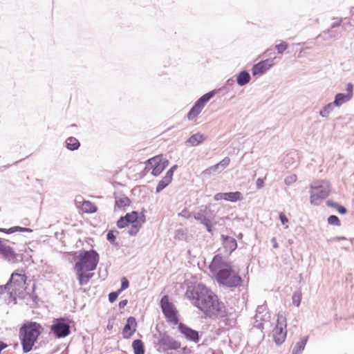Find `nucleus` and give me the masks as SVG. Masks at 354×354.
Segmentation results:
<instances>
[{"mask_svg": "<svg viewBox=\"0 0 354 354\" xmlns=\"http://www.w3.org/2000/svg\"><path fill=\"white\" fill-rule=\"evenodd\" d=\"M204 221L205 222L203 223H202V225H203L205 227L207 232L212 234L213 233V224H212L211 220L209 218L208 220Z\"/></svg>", "mask_w": 354, "mask_h": 354, "instance_id": "obj_49", "label": "nucleus"}, {"mask_svg": "<svg viewBox=\"0 0 354 354\" xmlns=\"http://www.w3.org/2000/svg\"><path fill=\"white\" fill-rule=\"evenodd\" d=\"M132 348L134 354H145V346L144 342L140 339H136L132 342Z\"/></svg>", "mask_w": 354, "mask_h": 354, "instance_id": "obj_31", "label": "nucleus"}, {"mask_svg": "<svg viewBox=\"0 0 354 354\" xmlns=\"http://www.w3.org/2000/svg\"><path fill=\"white\" fill-rule=\"evenodd\" d=\"M327 223L330 225H334V226H340L341 225V221L339 218V217L336 215H330L327 218Z\"/></svg>", "mask_w": 354, "mask_h": 354, "instance_id": "obj_45", "label": "nucleus"}, {"mask_svg": "<svg viewBox=\"0 0 354 354\" xmlns=\"http://www.w3.org/2000/svg\"><path fill=\"white\" fill-rule=\"evenodd\" d=\"M127 304H128L127 299L121 300L118 304V307L120 309H122L127 305Z\"/></svg>", "mask_w": 354, "mask_h": 354, "instance_id": "obj_61", "label": "nucleus"}, {"mask_svg": "<svg viewBox=\"0 0 354 354\" xmlns=\"http://www.w3.org/2000/svg\"><path fill=\"white\" fill-rule=\"evenodd\" d=\"M334 106L332 102L328 103L319 111V115L322 118H328L329 114L333 111Z\"/></svg>", "mask_w": 354, "mask_h": 354, "instance_id": "obj_38", "label": "nucleus"}, {"mask_svg": "<svg viewBox=\"0 0 354 354\" xmlns=\"http://www.w3.org/2000/svg\"><path fill=\"white\" fill-rule=\"evenodd\" d=\"M232 313H229L227 308H226V315L223 317V319H218L224 323L225 326H228L230 328H233L236 324V320L234 317H231Z\"/></svg>", "mask_w": 354, "mask_h": 354, "instance_id": "obj_35", "label": "nucleus"}, {"mask_svg": "<svg viewBox=\"0 0 354 354\" xmlns=\"http://www.w3.org/2000/svg\"><path fill=\"white\" fill-rule=\"evenodd\" d=\"M180 351L181 352V353H179V354H191L193 353V351L187 346H184L183 348L180 347Z\"/></svg>", "mask_w": 354, "mask_h": 354, "instance_id": "obj_60", "label": "nucleus"}, {"mask_svg": "<svg viewBox=\"0 0 354 354\" xmlns=\"http://www.w3.org/2000/svg\"><path fill=\"white\" fill-rule=\"evenodd\" d=\"M202 109H201L198 105L194 104L191 109L189 111L187 118L189 120H192L195 118H196L202 111Z\"/></svg>", "mask_w": 354, "mask_h": 354, "instance_id": "obj_36", "label": "nucleus"}, {"mask_svg": "<svg viewBox=\"0 0 354 354\" xmlns=\"http://www.w3.org/2000/svg\"><path fill=\"white\" fill-rule=\"evenodd\" d=\"M276 57L268 58L264 60H261L257 64H254L251 69L253 76H259L266 73L270 68L274 65V59Z\"/></svg>", "mask_w": 354, "mask_h": 354, "instance_id": "obj_14", "label": "nucleus"}, {"mask_svg": "<svg viewBox=\"0 0 354 354\" xmlns=\"http://www.w3.org/2000/svg\"><path fill=\"white\" fill-rule=\"evenodd\" d=\"M266 180V178H257L256 182V186L258 189H261L264 187Z\"/></svg>", "mask_w": 354, "mask_h": 354, "instance_id": "obj_56", "label": "nucleus"}, {"mask_svg": "<svg viewBox=\"0 0 354 354\" xmlns=\"http://www.w3.org/2000/svg\"><path fill=\"white\" fill-rule=\"evenodd\" d=\"M221 171H222V170L219 167L218 165L216 164V165H212L210 167L207 168V169H205L203 173L205 175H211V174L215 175Z\"/></svg>", "mask_w": 354, "mask_h": 354, "instance_id": "obj_43", "label": "nucleus"}, {"mask_svg": "<svg viewBox=\"0 0 354 354\" xmlns=\"http://www.w3.org/2000/svg\"><path fill=\"white\" fill-rule=\"evenodd\" d=\"M185 296L193 305L202 311L205 318L223 319L226 315V306L205 284L199 283L187 287Z\"/></svg>", "mask_w": 354, "mask_h": 354, "instance_id": "obj_1", "label": "nucleus"}, {"mask_svg": "<svg viewBox=\"0 0 354 354\" xmlns=\"http://www.w3.org/2000/svg\"><path fill=\"white\" fill-rule=\"evenodd\" d=\"M178 325V330L183 335L185 338L187 340L193 342L194 343H198L202 333L200 334L198 330H196L191 327L188 326L187 324L180 322Z\"/></svg>", "mask_w": 354, "mask_h": 354, "instance_id": "obj_13", "label": "nucleus"}, {"mask_svg": "<svg viewBox=\"0 0 354 354\" xmlns=\"http://www.w3.org/2000/svg\"><path fill=\"white\" fill-rule=\"evenodd\" d=\"M36 290V284L35 283H32V290L30 292H28V295L31 299V300L34 303V307L38 306L39 301H41L40 298L38 297V295L35 293Z\"/></svg>", "mask_w": 354, "mask_h": 354, "instance_id": "obj_39", "label": "nucleus"}, {"mask_svg": "<svg viewBox=\"0 0 354 354\" xmlns=\"http://www.w3.org/2000/svg\"><path fill=\"white\" fill-rule=\"evenodd\" d=\"M131 204L130 198L123 195L122 197L115 196V208L122 209L129 206Z\"/></svg>", "mask_w": 354, "mask_h": 354, "instance_id": "obj_30", "label": "nucleus"}, {"mask_svg": "<svg viewBox=\"0 0 354 354\" xmlns=\"http://www.w3.org/2000/svg\"><path fill=\"white\" fill-rule=\"evenodd\" d=\"M230 159L228 157H225L223 158L221 161H220L218 163H217L219 166V167L223 171L230 163Z\"/></svg>", "mask_w": 354, "mask_h": 354, "instance_id": "obj_50", "label": "nucleus"}, {"mask_svg": "<svg viewBox=\"0 0 354 354\" xmlns=\"http://www.w3.org/2000/svg\"><path fill=\"white\" fill-rule=\"evenodd\" d=\"M8 344L1 340H0V354H1L2 351L8 348Z\"/></svg>", "mask_w": 354, "mask_h": 354, "instance_id": "obj_64", "label": "nucleus"}, {"mask_svg": "<svg viewBox=\"0 0 354 354\" xmlns=\"http://www.w3.org/2000/svg\"><path fill=\"white\" fill-rule=\"evenodd\" d=\"M351 100L348 95L344 93H338L335 95L334 100L332 102L335 106L339 107L343 104L350 101Z\"/></svg>", "mask_w": 354, "mask_h": 354, "instance_id": "obj_29", "label": "nucleus"}, {"mask_svg": "<svg viewBox=\"0 0 354 354\" xmlns=\"http://www.w3.org/2000/svg\"><path fill=\"white\" fill-rule=\"evenodd\" d=\"M232 265L230 261H224L222 254H215L211 263L209 265V270L212 273L213 276L215 277L218 274V271L225 270Z\"/></svg>", "mask_w": 354, "mask_h": 354, "instance_id": "obj_12", "label": "nucleus"}, {"mask_svg": "<svg viewBox=\"0 0 354 354\" xmlns=\"http://www.w3.org/2000/svg\"><path fill=\"white\" fill-rule=\"evenodd\" d=\"M120 294H121V292L118 290L115 291H112V292H109V294L108 295L109 301L111 304L115 302Z\"/></svg>", "mask_w": 354, "mask_h": 354, "instance_id": "obj_48", "label": "nucleus"}, {"mask_svg": "<svg viewBox=\"0 0 354 354\" xmlns=\"http://www.w3.org/2000/svg\"><path fill=\"white\" fill-rule=\"evenodd\" d=\"M168 160L163 155L152 157L145 162V167L140 172V177H145L148 174L158 176L168 166Z\"/></svg>", "mask_w": 354, "mask_h": 354, "instance_id": "obj_6", "label": "nucleus"}, {"mask_svg": "<svg viewBox=\"0 0 354 354\" xmlns=\"http://www.w3.org/2000/svg\"><path fill=\"white\" fill-rule=\"evenodd\" d=\"M302 299V293L300 290H295L292 296V301L293 305L299 307L301 304Z\"/></svg>", "mask_w": 354, "mask_h": 354, "instance_id": "obj_40", "label": "nucleus"}, {"mask_svg": "<svg viewBox=\"0 0 354 354\" xmlns=\"http://www.w3.org/2000/svg\"><path fill=\"white\" fill-rule=\"evenodd\" d=\"M309 335L302 337L300 340L295 344L292 354H301L305 349L306 345L308 341Z\"/></svg>", "mask_w": 354, "mask_h": 354, "instance_id": "obj_24", "label": "nucleus"}, {"mask_svg": "<svg viewBox=\"0 0 354 354\" xmlns=\"http://www.w3.org/2000/svg\"><path fill=\"white\" fill-rule=\"evenodd\" d=\"M297 178H284V183L286 185L289 186L294 183L297 180Z\"/></svg>", "mask_w": 354, "mask_h": 354, "instance_id": "obj_62", "label": "nucleus"}, {"mask_svg": "<svg viewBox=\"0 0 354 354\" xmlns=\"http://www.w3.org/2000/svg\"><path fill=\"white\" fill-rule=\"evenodd\" d=\"M27 288H21L19 289V291L17 290H11L8 292L9 299L14 302V304H17V298L20 299H24L28 295V292H26Z\"/></svg>", "mask_w": 354, "mask_h": 354, "instance_id": "obj_22", "label": "nucleus"}, {"mask_svg": "<svg viewBox=\"0 0 354 354\" xmlns=\"http://www.w3.org/2000/svg\"><path fill=\"white\" fill-rule=\"evenodd\" d=\"M75 322L67 317L54 318L50 326V334L55 339H62L68 337L71 333L72 326Z\"/></svg>", "mask_w": 354, "mask_h": 354, "instance_id": "obj_5", "label": "nucleus"}, {"mask_svg": "<svg viewBox=\"0 0 354 354\" xmlns=\"http://www.w3.org/2000/svg\"><path fill=\"white\" fill-rule=\"evenodd\" d=\"M44 331V326L37 322L26 320L22 323L19 329V339L24 353L37 349L35 345Z\"/></svg>", "mask_w": 354, "mask_h": 354, "instance_id": "obj_3", "label": "nucleus"}, {"mask_svg": "<svg viewBox=\"0 0 354 354\" xmlns=\"http://www.w3.org/2000/svg\"><path fill=\"white\" fill-rule=\"evenodd\" d=\"M162 313L166 319V321L172 325H177L180 323L178 310L170 301V297L168 295H164L159 303Z\"/></svg>", "mask_w": 354, "mask_h": 354, "instance_id": "obj_8", "label": "nucleus"}, {"mask_svg": "<svg viewBox=\"0 0 354 354\" xmlns=\"http://www.w3.org/2000/svg\"><path fill=\"white\" fill-rule=\"evenodd\" d=\"M266 309H267V305L266 304H263V305L258 306L257 308V310H256V315H257L258 314L263 313Z\"/></svg>", "mask_w": 354, "mask_h": 354, "instance_id": "obj_57", "label": "nucleus"}, {"mask_svg": "<svg viewBox=\"0 0 354 354\" xmlns=\"http://www.w3.org/2000/svg\"><path fill=\"white\" fill-rule=\"evenodd\" d=\"M205 140L204 135L197 133L191 136L186 141L191 146H197Z\"/></svg>", "mask_w": 354, "mask_h": 354, "instance_id": "obj_33", "label": "nucleus"}, {"mask_svg": "<svg viewBox=\"0 0 354 354\" xmlns=\"http://www.w3.org/2000/svg\"><path fill=\"white\" fill-rule=\"evenodd\" d=\"M346 93L345 94L348 95L349 97L352 99L353 95V85L351 83H348L346 86Z\"/></svg>", "mask_w": 354, "mask_h": 354, "instance_id": "obj_54", "label": "nucleus"}, {"mask_svg": "<svg viewBox=\"0 0 354 354\" xmlns=\"http://www.w3.org/2000/svg\"><path fill=\"white\" fill-rule=\"evenodd\" d=\"M24 250H19V262H33L32 259V250L30 247L24 246Z\"/></svg>", "mask_w": 354, "mask_h": 354, "instance_id": "obj_26", "label": "nucleus"}, {"mask_svg": "<svg viewBox=\"0 0 354 354\" xmlns=\"http://www.w3.org/2000/svg\"><path fill=\"white\" fill-rule=\"evenodd\" d=\"M288 47V44L286 41H281L275 46V48L279 54H283Z\"/></svg>", "mask_w": 354, "mask_h": 354, "instance_id": "obj_47", "label": "nucleus"}, {"mask_svg": "<svg viewBox=\"0 0 354 354\" xmlns=\"http://www.w3.org/2000/svg\"><path fill=\"white\" fill-rule=\"evenodd\" d=\"M119 232L115 229H111L107 232L106 235V240L114 247L119 248L120 243L117 241V236Z\"/></svg>", "mask_w": 354, "mask_h": 354, "instance_id": "obj_28", "label": "nucleus"}, {"mask_svg": "<svg viewBox=\"0 0 354 354\" xmlns=\"http://www.w3.org/2000/svg\"><path fill=\"white\" fill-rule=\"evenodd\" d=\"M4 241L14 243L12 241L0 237V254L2 258L11 263H19V254L16 252L12 247L6 245Z\"/></svg>", "mask_w": 354, "mask_h": 354, "instance_id": "obj_11", "label": "nucleus"}, {"mask_svg": "<svg viewBox=\"0 0 354 354\" xmlns=\"http://www.w3.org/2000/svg\"><path fill=\"white\" fill-rule=\"evenodd\" d=\"M310 188V203L313 205H319V201L326 198L330 192V183L326 180L317 181Z\"/></svg>", "mask_w": 354, "mask_h": 354, "instance_id": "obj_7", "label": "nucleus"}, {"mask_svg": "<svg viewBox=\"0 0 354 354\" xmlns=\"http://www.w3.org/2000/svg\"><path fill=\"white\" fill-rule=\"evenodd\" d=\"M72 257L71 261L75 264L73 270L80 286L86 285L93 277V271L95 270L100 261V254L94 249L73 251L67 252Z\"/></svg>", "mask_w": 354, "mask_h": 354, "instance_id": "obj_2", "label": "nucleus"}, {"mask_svg": "<svg viewBox=\"0 0 354 354\" xmlns=\"http://www.w3.org/2000/svg\"><path fill=\"white\" fill-rule=\"evenodd\" d=\"M13 277H10L7 283L4 285L0 286V295L4 294L6 292L8 293L12 290L11 285Z\"/></svg>", "mask_w": 354, "mask_h": 354, "instance_id": "obj_44", "label": "nucleus"}, {"mask_svg": "<svg viewBox=\"0 0 354 354\" xmlns=\"http://www.w3.org/2000/svg\"><path fill=\"white\" fill-rule=\"evenodd\" d=\"M173 178H162L158 183L156 188V193H160L169 184L171 183Z\"/></svg>", "mask_w": 354, "mask_h": 354, "instance_id": "obj_37", "label": "nucleus"}, {"mask_svg": "<svg viewBox=\"0 0 354 354\" xmlns=\"http://www.w3.org/2000/svg\"><path fill=\"white\" fill-rule=\"evenodd\" d=\"M216 282L223 287L228 288H239L243 286V280L233 268V265L225 270L218 271L215 277Z\"/></svg>", "mask_w": 354, "mask_h": 354, "instance_id": "obj_4", "label": "nucleus"}, {"mask_svg": "<svg viewBox=\"0 0 354 354\" xmlns=\"http://www.w3.org/2000/svg\"><path fill=\"white\" fill-rule=\"evenodd\" d=\"M82 210L86 214H93L97 212V207L90 201H84Z\"/></svg>", "mask_w": 354, "mask_h": 354, "instance_id": "obj_34", "label": "nucleus"}, {"mask_svg": "<svg viewBox=\"0 0 354 354\" xmlns=\"http://www.w3.org/2000/svg\"><path fill=\"white\" fill-rule=\"evenodd\" d=\"M334 20L335 21L331 24L330 28L335 29L341 26L342 19L335 18Z\"/></svg>", "mask_w": 354, "mask_h": 354, "instance_id": "obj_55", "label": "nucleus"}, {"mask_svg": "<svg viewBox=\"0 0 354 354\" xmlns=\"http://www.w3.org/2000/svg\"><path fill=\"white\" fill-rule=\"evenodd\" d=\"M120 288L118 289L121 293L129 287V281L126 277H122L120 279Z\"/></svg>", "mask_w": 354, "mask_h": 354, "instance_id": "obj_46", "label": "nucleus"}, {"mask_svg": "<svg viewBox=\"0 0 354 354\" xmlns=\"http://www.w3.org/2000/svg\"><path fill=\"white\" fill-rule=\"evenodd\" d=\"M326 204L329 207H333L334 209H336L337 206L338 205L339 203L335 202L331 199H328L326 201Z\"/></svg>", "mask_w": 354, "mask_h": 354, "instance_id": "obj_59", "label": "nucleus"}, {"mask_svg": "<svg viewBox=\"0 0 354 354\" xmlns=\"http://www.w3.org/2000/svg\"><path fill=\"white\" fill-rule=\"evenodd\" d=\"M216 93V90H212L208 93H206L201 97H199L194 104L198 105L201 109H203L205 104L212 98Z\"/></svg>", "mask_w": 354, "mask_h": 354, "instance_id": "obj_25", "label": "nucleus"}, {"mask_svg": "<svg viewBox=\"0 0 354 354\" xmlns=\"http://www.w3.org/2000/svg\"><path fill=\"white\" fill-rule=\"evenodd\" d=\"M192 213L190 212L187 208H184L179 214L178 216L185 218H189L192 216Z\"/></svg>", "mask_w": 354, "mask_h": 354, "instance_id": "obj_52", "label": "nucleus"}, {"mask_svg": "<svg viewBox=\"0 0 354 354\" xmlns=\"http://www.w3.org/2000/svg\"><path fill=\"white\" fill-rule=\"evenodd\" d=\"M254 327L261 330L263 329V324L262 322H259L257 320L254 323Z\"/></svg>", "mask_w": 354, "mask_h": 354, "instance_id": "obj_63", "label": "nucleus"}, {"mask_svg": "<svg viewBox=\"0 0 354 354\" xmlns=\"http://www.w3.org/2000/svg\"><path fill=\"white\" fill-rule=\"evenodd\" d=\"M297 154L295 152H290L286 155L283 158V161L284 162L285 165L287 164H294L296 162Z\"/></svg>", "mask_w": 354, "mask_h": 354, "instance_id": "obj_42", "label": "nucleus"}, {"mask_svg": "<svg viewBox=\"0 0 354 354\" xmlns=\"http://www.w3.org/2000/svg\"><path fill=\"white\" fill-rule=\"evenodd\" d=\"M153 337L158 338L156 344L159 346L164 353L168 351H178L180 348L181 343L169 335L167 332L160 333L159 337L156 334H153Z\"/></svg>", "mask_w": 354, "mask_h": 354, "instance_id": "obj_10", "label": "nucleus"}, {"mask_svg": "<svg viewBox=\"0 0 354 354\" xmlns=\"http://www.w3.org/2000/svg\"><path fill=\"white\" fill-rule=\"evenodd\" d=\"M138 326L137 320L135 317L130 316L127 319L122 335L124 339H130L136 333Z\"/></svg>", "mask_w": 354, "mask_h": 354, "instance_id": "obj_18", "label": "nucleus"}, {"mask_svg": "<svg viewBox=\"0 0 354 354\" xmlns=\"http://www.w3.org/2000/svg\"><path fill=\"white\" fill-rule=\"evenodd\" d=\"M236 82L240 86H243L248 84L251 80L250 73L246 70H242L236 75Z\"/></svg>", "mask_w": 354, "mask_h": 354, "instance_id": "obj_21", "label": "nucleus"}, {"mask_svg": "<svg viewBox=\"0 0 354 354\" xmlns=\"http://www.w3.org/2000/svg\"><path fill=\"white\" fill-rule=\"evenodd\" d=\"M32 230L29 227L21 226H12L10 228L0 227V232L6 234H10L15 232H32Z\"/></svg>", "mask_w": 354, "mask_h": 354, "instance_id": "obj_27", "label": "nucleus"}, {"mask_svg": "<svg viewBox=\"0 0 354 354\" xmlns=\"http://www.w3.org/2000/svg\"><path fill=\"white\" fill-rule=\"evenodd\" d=\"M286 327V317L283 314L279 313L275 326L272 331L273 340L277 346H280L285 342L288 333Z\"/></svg>", "mask_w": 354, "mask_h": 354, "instance_id": "obj_9", "label": "nucleus"}, {"mask_svg": "<svg viewBox=\"0 0 354 354\" xmlns=\"http://www.w3.org/2000/svg\"><path fill=\"white\" fill-rule=\"evenodd\" d=\"M328 35V38L330 39H338L341 36V31H338L337 30L334 28H328L323 32V35Z\"/></svg>", "mask_w": 354, "mask_h": 354, "instance_id": "obj_41", "label": "nucleus"}, {"mask_svg": "<svg viewBox=\"0 0 354 354\" xmlns=\"http://www.w3.org/2000/svg\"><path fill=\"white\" fill-rule=\"evenodd\" d=\"M146 209L145 208H142L140 212H138V216L135 217L134 219L131 223V227L127 231V233L131 236H134L137 235L139 232L140 228L142 227V224L146 222V216H145Z\"/></svg>", "mask_w": 354, "mask_h": 354, "instance_id": "obj_15", "label": "nucleus"}, {"mask_svg": "<svg viewBox=\"0 0 354 354\" xmlns=\"http://www.w3.org/2000/svg\"><path fill=\"white\" fill-rule=\"evenodd\" d=\"M221 239L224 250L227 253L228 256L237 248V241L234 237L221 234Z\"/></svg>", "mask_w": 354, "mask_h": 354, "instance_id": "obj_19", "label": "nucleus"}, {"mask_svg": "<svg viewBox=\"0 0 354 354\" xmlns=\"http://www.w3.org/2000/svg\"><path fill=\"white\" fill-rule=\"evenodd\" d=\"M136 216H138V212L136 210L127 213L124 216H121L116 222L117 227L119 229H123L129 226Z\"/></svg>", "mask_w": 354, "mask_h": 354, "instance_id": "obj_20", "label": "nucleus"}, {"mask_svg": "<svg viewBox=\"0 0 354 354\" xmlns=\"http://www.w3.org/2000/svg\"><path fill=\"white\" fill-rule=\"evenodd\" d=\"M335 209L341 215H345L348 212L347 208L341 203L338 204Z\"/></svg>", "mask_w": 354, "mask_h": 354, "instance_id": "obj_51", "label": "nucleus"}, {"mask_svg": "<svg viewBox=\"0 0 354 354\" xmlns=\"http://www.w3.org/2000/svg\"><path fill=\"white\" fill-rule=\"evenodd\" d=\"M65 146L70 151H75L80 148V142L76 138L71 136L66 140Z\"/></svg>", "mask_w": 354, "mask_h": 354, "instance_id": "obj_32", "label": "nucleus"}, {"mask_svg": "<svg viewBox=\"0 0 354 354\" xmlns=\"http://www.w3.org/2000/svg\"><path fill=\"white\" fill-rule=\"evenodd\" d=\"M177 165H173L166 173L165 176L164 177H173L174 172L176 169Z\"/></svg>", "mask_w": 354, "mask_h": 354, "instance_id": "obj_58", "label": "nucleus"}, {"mask_svg": "<svg viewBox=\"0 0 354 354\" xmlns=\"http://www.w3.org/2000/svg\"><path fill=\"white\" fill-rule=\"evenodd\" d=\"M210 212L211 210L209 207L207 206H201L199 211L194 214V218L202 224L205 222L204 221L209 219L207 216Z\"/></svg>", "mask_w": 354, "mask_h": 354, "instance_id": "obj_23", "label": "nucleus"}, {"mask_svg": "<svg viewBox=\"0 0 354 354\" xmlns=\"http://www.w3.org/2000/svg\"><path fill=\"white\" fill-rule=\"evenodd\" d=\"M214 200L218 201L225 200L231 203H236L243 200V196L241 192H218L214 196Z\"/></svg>", "mask_w": 354, "mask_h": 354, "instance_id": "obj_16", "label": "nucleus"}, {"mask_svg": "<svg viewBox=\"0 0 354 354\" xmlns=\"http://www.w3.org/2000/svg\"><path fill=\"white\" fill-rule=\"evenodd\" d=\"M13 277L12 281L11 288L12 290H17L19 291L21 288H27L28 277L25 274L19 273V270H15L10 277Z\"/></svg>", "mask_w": 354, "mask_h": 354, "instance_id": "obj_17", "label": "nucleus"}, {"mask_svg": "<svg viewBox=\"0 0 354 354\" xmlns=\"http://www.w3.org/2000/svg\"><path fill=\"white\" fill-rule=\"evenodd\" d=\"M279 219L282 225H285V224L288 223L289 221L286 214L283 212H281L279 213Z\"/></svg>", "mask_w": 354, "mask_h": 354, "instance_id": "obj_53", "label": "nucleus"}]
</instances>
